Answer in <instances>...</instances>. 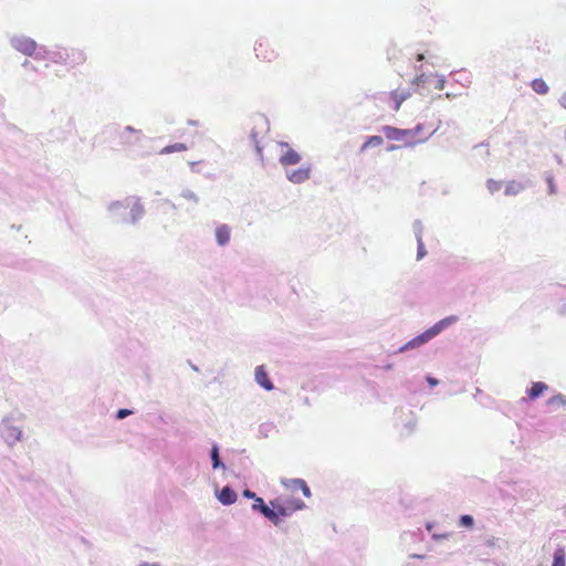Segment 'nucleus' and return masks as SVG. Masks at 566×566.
I'll list each match as a JSON object with an SVG mask.
<instances>
[{"mask_svg": "<svg viewBox=\"0 0 566 566\" xmlns=\"http://www.w3.org/2000/svg\"><path fill=\"white\" fill-rule=\"evenodd\" d=\"M50 60L55 64L65 66L66 71H71L86 61L84 52L76 48H57L50 52Z\"/></svg>", "mask_w": 566, "mask_h": 566, "instance_id": "nucleus-1", "label": "nucleus"}, {"mask_svg": "<svg viewBox=\"0 0 566 566\" xmlns=\"http://www.w3.org/2000/svg\"><path fill=\"white\" fill-rule=\"evenodd\" d=\"M270 504L273 506V511L276 515L275 523H273L275 526L281 524L282 518L290 517L294 512L304 510L306 507L302 500L294 497L286 500L276 497L270 501Z\"/></svg>", "mask_w": 566, "mask_h": 566, "instance_id": "nucleus-2", "label": "nucleus"}, {"mask_svg": "<svg viewBox=\"0 0 566 566\" xmlns=\"http://www.w3.org/2000/svg\"><path fill=\"white\" fill-rule=\"evenodd\" d=\"M212 463V483L214 486L219 485L223 482H231L233 479L239 478V472L232 467L233 462H230L231 465H228L227 462H211Z\"/></svg>", "mask_w": 566, "mask_h": 566, "instance_id": "nucleus-3", "label": "nucleus"}, {"mask_svg": "<svg viewBox=\"0 0 566 566\" xmlns=\"http://www.w3.org/2000/svg\"><path fill=\"white\" fill-rule=\"evenodd\" d=\"M254 52L258 60L263 63H272L277 60L279 53L276 52L273 43L265 38L256 41Z\"/></svg>", "mask_w": 566, "mask_h": 566, "instance_id": "nucleus-4", "label": "nucleus"}, {"mask_svg": "<svg viewBox=\"0 0 566 566\" xmlns=\"http://www.w3.org/2000/svg\"><path fill=\"white\" fill-rule=\"evenodd\" d=\"M381 132L384 133L386 138L390 140L402 142L403 145L407 147L415 146V140L410 138L411 132H409V129H401L392 126H384L381 128Z\"/></svg>", "mask_w": 566, "mask_h": 566, "instance_id": "nucleus-5", "label": "nucleus"}, {"mask_svg": "<svg viewBox=\"0 0 566 566\" xmlns=\"http://www.w3.org/2000/svg\"><path fill=\"white\" fill-rule=\"evenodd\" d=\"M279 146L281 147V155L279 161L282 166L297 165L301 161V155L295 149H293L287 143L280 142Z\"/></svg>", "mask_w": 566, "mask_h": 566, "instance_id": "nucleus-6", "label": "nucleus"}, {"mask_svg": "<svg viewBox=\"0 0 566 566\" xmlns=\"http://www.w3.org/2000/svg\"><path fill=\"white\" fill-rule=\"evenodd\" d=\"M437 126L433 124H418L415 128L409 129L411 132L410 138L415 140V145L424 143L434 134Z\"/></svg>", "mask_w": 566, "mask_h": 566, "instance_id": "nucleus-7", "label": "nucleus"}, {"mask_svg": "<svg viewBox=\"0 0 566 566\" xmlns=\"http://www.w3.org/2000/svg\"><path fill=\"white\" fill-rule=\"evenodd\" d=\"M11 45L24 55H32L36 50V43L34 40L20 35L11 39Z\"/></svg>", "mask_w": 566, "mask_h": 566, "instance_id": "nucleus-8", "label": "nucleus"}, {"mask_svg": "<svg viewBox=\"0 0 566 566\" xmlns=\"http://www.w3.org/2000/svg\"><path fill=\"white\" fill-rule=\"evenodd\" d=\"M214 495L218 499V501L223 505L234 504L238 499V495L234 492V490L228 484L221 489H219V485L214 486Z\"/></svg>", "mask_w": 566, "mask_h": 566, "instance_id": "nucleus-9", "label": "nucleus"}, {"mask_svg": "<svg viewBox=\"0 0 566 566\" xmlns=\"http://www.w3.org/2000/svg\"><path fill=\"white\" fill-rule=\"evenodd\" d=\"M251 509L253 512L260 513L271 523H275L276 515L273 511V506L271 504L268 505L262 497L259 496L258 499H255V501H253Z\"/></svg>", "mask_w": 566, "mask_h": 566, "instance_id": "nucleus-10", "label": "nucleus"}, {"mask_svg": "<svg viewBox=\"0 0 566 566\" xmlns=\"http://www.w3.org/2000/svg\"><path fill=\"white\" fill-rule=\"evenodd\" d=\"M22 431L12 424L4 423L1 427V436L9 444H13L14 442L21 439Z\"/></svg>", "mask_w": 566, "mask_h": 566, "instance_id": "nucleus-11", "label": "nucleus"}, {"mask_svg": "<svg viewBox=\"0 0 566 566\" xmlns=\"http://www.w3.org/2000/svg\"><path fill=\"white\" fill-rule=\"evenodd\" d=\"M411 96V93L405 88H397L390 92V99L392 101V109L397 112L401 104Z\"/></svg>", "mask_w": 566, "mask_h": 566, "instance_id": "nucleus-12", "label": "nucleus"}, {"mask_svg": "<svg viewBox=\"0 0 566 566\" xmlns=\"http://www.w3.org/2000/svg\"><path fill=\"white\" fill-rule=\"evenodd\" d=\"M311 167H301L298 169L289 171L286 177L293 184H301L310 178Z\"/></svg>", "mask_w": 566, "mask_h": 566, "instance_id": "nucleus-13", "label": "nucleus"}, {"mask_svg": "<svg viewBox=\"0 0 566 566\" xmlns=\"http://www.w3.org/2000/svg\"><path fill=\"white\" fill-rule=\"evenodd\" d=\"M436 335H438V334L434 332L433 327H431L430 329L426 331L421 335H419L416 338L408 342L401 349L409 348V347L413 348L419 345H422V344L427 343L429 339H431L432 337H434Z\"/></svg>", "mask_w": 566, "mask_h": 566, "instance_id": "nucleus-14", "label": "nucleus"}, {"mask_svg": "<svg viewBox=\"0 0 566 566\" xmlns=\"http://www.w3.org/2000/svg\"><path fill=\"white\" fill-rule=\"evenodd\" d=\"M436 335H438V334L434 332L433 327H431L430 329L426 331L421 335H419L416 338L408 342L401 349L409 348V347L413 348L419 345H422V344L427 343L429 339H431L432 337H434Z\"/></svg>", "mask_w": 566, "mask_h": 566, "instance_id": "nucleus-15", "label": "nucleus"}, {"mask_svg": "<svg viewBox=\"0 0 566 566\" xmlns=\"http://www.w3.org/2000/svg\"><path fill=\"white\" fill-rule=\"evenodd\" d=\"M255 381L263 387L265 390H272L273 384L270 380L265 369L263 366H259L255 368Z\"/></svg>", "mask_w": 566, "mask_h": 566, "instance_id": "nucleus-16", "label": "nucleus"}, {"mask_svg": "<svg viewBox=\"0 0 566 566\" xmlns=\"http://www.w3.org/2000/svg\"><path fill=\"white\" fill-rule=\"evenodd\" d=\"M231 230L227 224H221L216 229V239L220 245H226L230 241Z\"/></svg>", "mask_w": 566, "mask_h": 566, "instance_id": "nucleus-17", "label": "nucleus"}, {"mask_svg": "<svg viewBox=\"0 0 566 566\" xmlns=\"http://www.w3.org/2000/svg\"><path fill=\"white\" fill-rule=\"evenodd\" d=\"M548 386L542 381L533 382L532 387L527 391V396L531 400H535L545 391H547Z\"/></svg>", "mask_w": 566, "mask_h": 566, "instance_id": "nucleus-18", "label": "nucleus"}, {"mask_svg": "<svg viewBox=\"0 0 566 566\" xmlns=\"http://www.w3.org/2000/svg\"><path fill=\"white\" fill-rule=\"evenodd\" d=\"M524 190V185L522 182L512 180L510 181L506 187L504 193L506 196H515Z\"/></svg>", "mask_w": 566, "mask_h": 566, "instance_id": "nucleus-19", "label": "nucleus"}, {"mask_svg": "<svg viewBox=\"0 0 566 566\" xmlns=\"http://www.w3.org/2000/svg\"><path fill=\"white\" fill-rule=\"evenodd\" d=\"M531 86L537 94L545 95L548 93V85L543 78H535L532 81Z\"/></svg>", "mask_w": 566, "mask_h": 566, "instance_id": "nucleus-20", "label": "nucleus"}, {"mask_svg": "<svg viewBox=\"0 0 566 566\" xmlns=\"http://www.w3.org/2000/svg\"><path fill=\"white\" fill-rule=\"evenodd\" d=\"M566 564V553L563 547H557L553 555V564L552 566H565Z\"/></svg>", "mask_w": 566, "mask_h": 566, "instance_id": "nucleus-21", "label": "nucleus"}, {"mask_svg": "<svg viewBox=\"0 0 566 566\" xmlns=\"http://www.w3.org/2000/svg\"><path fill=\"white\" fill-rule=\"evenodd\" d=\"M458 321V317L452 315V316H449V317H446L443 319H441L440 322H438L434 326H433V329L437 334H439L442 329H444L446 327H448L449 325L455 323Z\"/></svg>", "mask_w": 566, "mask_h": 566, "instance_id": "nucleus-22", "label": "nucleus"}, {"mask_svg": "<svg viewBox=\"0 0 566 566\" xmlns=\"http://www.w3.org/2000/svg\"><path fill=\"white\" fill-rule=\"evenodd\" d=\"M384 144V139L381 136H370L367 138V140L361 146V151L366 150L369 147H379Z\"/></svg>", "mask_w": 566, "mask_h": 566, "instance_id": "nucleus-23", "label": "nucleus"}, {"mask_svg": "<svg viewBox=\"0 0 566 566\" xmlns=\"http://www.w3.org/2000/svg\"><path fill=\"white\" fill-rule=\"evenodd\" d=\"M547 405L553 408L565 407L566 397L562 394H557L547 400Z\"/></svg>", "mask_w": 566, "mask_h": 566, "instance_id": "nucleus-24", "label": "nucleus"}, {"mask_svg": "<svg viewBox=\"0 0 566 566\" xmlns=\"http://www.w3.org/2000/svg\"><path fill=\"white\" fill-rule=\"evenodd\" d=\"M399 504L406 510V511H413L417 506V501L413 497L410 496H402L399 501Z\"/></svg>", "mask_w": 566, "mask_h": 566, "instance_id": "nucleus-25", "label": "nucleus"}, {"mask_svg": "<svg viewBox=\"0 0 566 566\" xmlns=\"http://www.w3.org/2000/svg\"><path fill=\"white\" fill-rule=\"evenodd\" d=\"M458 524L460 527L471 528L474 525V518L472 515L463 514L459 517Z\"/></svg>", "mask_w": 566, "mask_h": 566, "instance_id": "nucleus-26", "label": "nucleus"}, {"mask_svg": "<svg viewBox=\"0 0 566 566\" xmlns=\"http://www.w3.org/2000/svg\"><path fill=\"white\" fill-rule=\"evenodd\" d=\"M184 150H187V146L182 143H176L174 145L166 146L165 148H163V150L160 153L161 154H170L174 151H184Z\"/></svg>", "mask_w": 566, "mask_h": 566, "instance_id": "nucleus-27", "label": "nucleus"}, {"mask_svg": "<svg viewBox=\"0 0 566 566\" xmlns=\"http://www.w3.org/2000/svg\"><path fill=\"white\" fill-rule=\"evenodd\" d=\"M298 481H304L303 479H284L282 480V484L291 490V491H298L300 490V485L297 484H294L293 482H298Z\"/></svg>", "mask_w": 566, "mask_h": 566, "instance_id": "nucleus-28", "label": "nucleus"}, {"mask_svg": "<svg viewBox=\"0 0 566 566\" xmlns=\"http://www.w3.org/2000/svg\"><path fill=\"white\" fill-rule=\"evenodd\" d=\"M486 187L491 193H494L502 188V182L494 179H489L486 182Z\"/></svg>", "mask_w": 566, "mask_h": 566, "instance_id": "nucleus-29", "label": "nucleus"}, {"mask_svg": "<svg viewBox=\"0 0 566 566\" xmlns=\"http://www.w3.org/2000/svg\"><path fill=\"white\" fill-rule=\"evenodd\" d=\"M293 483L300 485V490L302 491L304 496H306V497L311 496V490L305 481H298V482H293Z\"/></svg>", "mask_w": 566, "mask_h": 566, "instance_id": "nucleus-30", "label": "nucleus"}, {"mask_svg": "<svg viewBox=\"0 0 566 566\" xmlns=\"http://www.w3.org/2000/svg\"><path fill=\"white\" fill-rule=\"evenodd\" d=\"M450 536H451V533H442V534L433 533L432 539L439 542L441 539H448Z\"/></svg>", "mask_w": 566, "mask_h": 566, "instance_id": "nucleus-31", "label": "nucleus"}, {"mask_svg": "<svg viewBox=\"0 0 566 566\" xmlns=\"http://www.w3.org/2000/svg\"><path fill=\"white\" fill-rule=\"evenodd\" d=\"M242 495L245 497V499H251L253 501H255V499H258L259 496L256 495L255 492L249 490V489H245L243 492H242Z\"/></svg>", "mask_w": 566, "mask_h": 566, "instance_id": "nucleus-32", "label": "nucleus"}, {"mask_svg": "<svg viewBox=\"0 0 566 566\" xmlns=\"http://www.w3.org/2000/svg\"><path fill=\"white\" fill-rule=\"evenodd\" d=\"M416 533L406 531L400 535V541L406 542L408 539H412L415 537Z\"/></svg>", "mask_w": 566, "mask_h": 566, "instance_id": "nucleus-33", "label": "nucleus"}, {"mask_svg": "<svg viewBox=\"0 0 566 566\" xmlns=\"http://www.w3.org/2000/svg\"><path fill=\"white\" fill-rule=\"evenodd\" d=\"M251 137H252V139H253V142H254L256 153H258L260 156H262V148H261V146H260L259 140L256 139V134H254V133L252 132V133H251Z\"/></svg>", "mask_w": 566, "mask_h": 566, "instance_id": "nucleus-34", "label": "nucleus"}, {"mask_svg": "<svg viewBox=\"0 0 566 566\" xmlns=\"http://www.w3.org/2000/svg\"><path fill=\"white\" fill-rule=\"evenodd\" d=\"M132 413V411L129 409H119L117 411V419H124L125 417L129 416Z\"/></svg>", "mask_w": 566, "mask_h": 566, "instance_id": "nucleus-35", "label": "nucleus"}, {"mask_svg": "<svg viewBox=\"0 0 566 566\" xmlns=\"http://www.w3.org/2000/svg\"><path fill=\"white\" fill-rule=\"evenodd\" d=\"M426 254L424 245L419 240V247H418V259H421Z\"/></svg>", "mask_w": 566, "mask_h": 566, "instance_id": "nucleus-36", "label": "nucleus"}, {"mask_svg": "<svg viewBox=\"0 0 566 566\" xmlns=\"http://www.w3.org/2000/svg\"><path fill=\"white\" fill-rule=\"evenodd\" d=\"M211 460H219V450L216 446L211 449Z\"/></svg>", "mask_w": 566, "mask_h": 566, "instance_id": "nucleus-37", "label": "nucleus"}, {"mask_svg": "<svg viewBox=\"0 0 566 566\" xmlns=\"http://www.w3.org/2000/svg\"><path fill=\"white\" fill-rule=\"evenodd\" d=\"M184 197H185V198H187L188 200H192V201H195V202H197V201H198L197 196H196L195 193H192V192L184 193Z\"/></svg>", "mask_w": 566, "mask_h": 566, "instance_id": "nucleus-38", "label": "nucleus"}, {"mask_svg": "<svg viewBox=\"0 0 566 566\" xmlns=\"http://www.w3.org/2000/svg\"><path fill=\"white\" fill-rule=\"evenodd\" d=\"M410 558H416V559H424L427 556L424 554H410L409 555Z\"/></svg>", "mask_w": 566, "mask_h": 566, "instance_id": "nucleus-39", "label": "nucleus"}, {"mask_svg": "<svg viewBox=\"0 0 566 566\" xmlns=\"http://www.w3.org/2000/svg\"><path fill=\"white\" fill-rule=\"evenodd\" d=\"M137 566H160L158 563L142 562Z\"/></svg>", "mask_w": 566, "mask_h": 566, "instance_id": "nucleus-40", "label": "nucleus"}, {"mask_svg": "<svg viewBox=\"0 0 566 566\" xmlns=\"http://www.w3.org/2000/svg\"><path fill=\"white\" fill-rule=\"evenodd\" d=\"M559 103L564 108H566V93L560 96Z\"/></svg>", "mask_w": 566, "mask_h": 566, "instance_id": "nucleus-41", "label": "nucleus"}, {"mask_svg": "<svg viewBox=\"0 0 566 566\" xmlns=\"http://www.w3.org/2000/svg\"><path fill=\"white\" fill-rule=\"evenodd\" d=\"M433 527H434V523L433 522H427L426 523V530L428 532H431L433 530Z\"/></svg>", "mask_w": 566, "mask_h": 566, "instance_id": "nucleus-42", "label": "nucleus"}, {"mask_svg": "<svg viewBox=\"0 0 566 566\" xmlns=\"http://www.w3.org/2000/svg\"><path fill=\"white\" fill-rule=\"evenodd\" d=\"M427 380L431 386H436L438 384V380L432 377H427Z\"/></svg>", "mask_w": 566, "mask_h": 566, "instance_id": "nucleus-43", "label": "nucleus"}, {"mask_svg": "<svg viewBox=\"0 0 566 566\" xmlns=\"http://www.w3.org/2000/svg\"><path fill=\"white\" fill-rule=\"evenodd\" d=\"M423 59H424V57H423V54H418V56H417V60H418V61H422Z\"/></svg>", "mask_w": 566, "mask_h": 566, "instance_id": "nucleus-44", "label": "nucleus"}, {"mask_svg": "<svg viewBox=\"0 0 566 566\" xmlns=\"http://www.w3.org/2000/svg\"><path fill=\"white\" fill-rule=\"evenodd\" d=\"M126 129L136 133L132 127H127Z\"/></svg>", "mask_w": 566, "mask_h": 566, "instance_id": "nucleus-45", "label": "nucleus"}]
</instances>
